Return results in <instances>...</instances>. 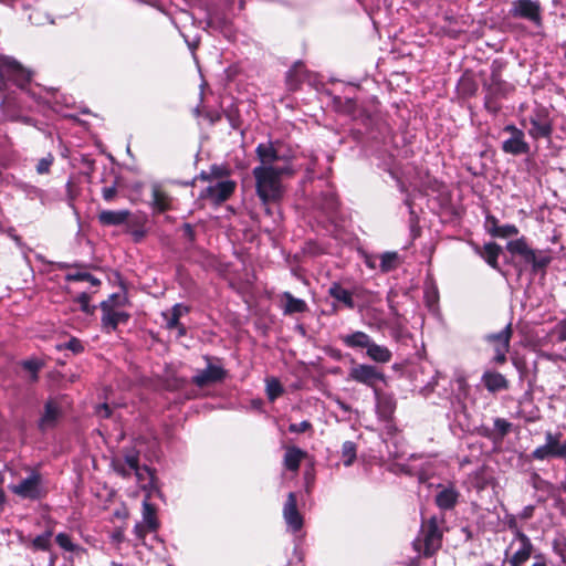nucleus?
Segmentation results:
<instances>
[{"label": "nucleus", "instance_id": "1", "mask_svg": "<svg viewBox=\"0 0 566 566\" xmlns=\"http://www.w3.org/2000/svg\"><path fill=\"white\" fill-rule=\"evenodd\" d=\"M256 151L262 163L252 171L256 195L264 206L276 203L285 193L283 177L295 171L290 164L291 151L285 144H259Z\"/></svg>", "mask_w": 566, "mask_h": 566}, {"label": "nucleus", "instance_id": "2", "mask_svg": "<svg viewBox=\"0 0 566 566\" xmlns=\"http://www.w3.org/2000/svg\"><path fill=\"white\" fill-rule=\"evenodd\" d=\"M380 102L373 96L361 106L357 105V101L352 97H333V107L336 112L349 116L354 120H360L368 130L374 128L382 132L387 129V125L382 122L379 111Z\"/></svg>", "mask_w": 566, "mask_h": 566}, {"label": "nucleus", "instance_id": "3", "mask_svg": "<svg viewBox=\"0 0 566 566\" xmlns=\"http://www.w3.org/2000/svg\"><path fill=\"white\" fill-rule=\"evenodd\" d=\"M193 114L202 118L200 125L210 127L212 133L220 138L231 135V130H239L241 138H244L243 120L238 104L228 106L223 114L218 112H202L199 107L193 108Z\"/></svg>", "mask_w": 566, "mask_h": 566}, {"label": "nucleus", "instance_id": "4", "mask_svg": "<svg viewBox=\"0 0 566 566\" xmlns=\"http://www.w3.org/2000/svg\"><path fill=\"white\" fill-rule=\"evenodd\" d=\"M521 125L523 132L537 140V139H551L553 132V117L549 108L533 102L521 106Z\"/></svg>", "mask_w": 566, "mask_h": 566}, {"label": "nucleus", "instance_id": "5", "mask_svg": "<svg viewBox=\"0 0 566 566\" xmlns=\"http://www.w3.org/2000/svg\"><path fill=\"white\" fill-rule=\"evenodd\" d=\"M441 522L437 516L430 517L423 522L417 538L412 546L423 557L433 556L442 546L443 531L440 527Z\"/></svg>", "mask_w": 566, "mask_h": 566}, {"label": "nucleus", "instance_id": "6", "mask_svg": "<svg viewBox=\"0 0 566 566\" xmlns=\"http://www.w3.org/2000/svg\"><path fill=\"white\" fill-rule=\"evenodd\" d=\"M127 303V297L120 294H112L106 301L101 303L102 326L107 332L116 329L119 324L126 323L129 314L119 308Z\"/></svg>", "mask_w": 566, "mask_h": 566}, {"label": "nucleus", "instance_id": "7", "mask_svg": "<svg viewBox=\"0 0 566 566\" xmlns=\"http://www.w3.org/2000/svg\"><path fill=\"white\" fill-rule=\"evenodd\" d=\"M10 491L15 495L27 500H39L43 496L44 490L41 475L33 471L18 484L9 486Z\"/></svg>", "mask_w": 566, "mask_h": 566}, {"label": "nucleus", "instance_id": "8", "mask_svg": "<svg viewBox=\"0 0 566 566\" xmlns=\"http://www.w3.org/2000/svg\"><path fill=\"white\" fill-rule=\"evenodd\" d=\"M512 325L507 324L499 333L488 334L484 340L490 344L495 353L493 361L497 365H503L506 361V354L510 350V342L512 338Z\"/></svg>", "mask_w": 566, "mask_h": 566}, {"label": "nucleus", "instance_id": "9", "mask_svg": "<svg viewBox=\"0 0 566 566\" xmlns=\"http://www.w3.org/2000/svg\"><path fill=\"white\" fill-rule=\"evenodd\" d=\"M348 379L368 386L375 391L378 389L377 382H385L386 376L376 366L357 364L349 369Z\"/></svg>", "mask_w": 566, "mask_h": 566}, {"label": "nucleus", "instance_id": "10", "mask_svg": "<svg viewBox=\"0 0 566 566\" xmlns=\"http://www.w3.org/2000/svg\"><path fill=\"white\" fill-rule=\"evenodd\" d=\"M237 187L235 181L226 179L210 184L201 192V198L210 200L212 203L219 205L230 198Z\"/></svg>", "mask_w": 566, "mask_h": 566}, {"label": "nucleus", "instance_id": "11", "mask_svg": "<svg viewBox=\"0 0 566 566\" xmlns=\"http://www.w3.org/2000/svg\"><path fill=\"white\" fill-rule=\"evenodd\" d=\"M511 14L539 25L542 22L541 4L533 0H515L512 4Z\"/></svg>", "mask_w": 566, "mask_h": 566}, {"label": "nucleus", "instance_id": "12", "mask_svg": "<svg viewBox=\"0 0 566 566\" xmlns=\"http://www.w3.org/2000/svg\"><path fill=\"white\" fill-rule=\"evenodd\" d=\"M514 547L516 549L510 558V565L522 566L531 557L533 545L524 533L516 531L515 537L511 543V548Z\"/></svg>", "mask_w": 566, "mask_h": 566}, {"label": "nucleus", "instance_id": "13", "mask_svg": "<svg viewBox=\"0 0 566 566\" xmlns=\"http://www.w3.org/2000/svg\"><path fill=\"white\" fill-rule=\"evenodd\" d=\"M4 74L7 80L20 88H24L31 82L32 74L18 61L8 59L4 61Z\"/></svg>", "mask_w": 566, "mask_h": 566}, {"label": "nucleus", "instance_id": "14", "mask_svg": "<svg viewBox=\"0 0 566 566\" xmlns=\"http://www.w3.org/2000/svg\"><path fill=\"white\" fill-rule=\"evenodd\" d=\"M506 249L512 254L521 255L525 262L533 264L534 268H543L548 263L546 258L537 259L535 252L527 245L524 239L510 241Z\"/></svg>", "mask_w": 566, "mask_h": 566}, {"label": "nucleus", "instance_id": "15", "mask_svg": "<svg viewBox=\"0 0 566 566\" xmlns=\"http://www.w3.org/2000/svg\"><path fill=\"white\" fill-rule=\"evenodd\" d=\"M226 375L227 371L221 366L209 364L192 377V382L198 387H206L223 380Z\"/></svg>", "mask_w": 566, "mask_h": 566}, {"label": "nucleus", "instance_id": "16", "mask_svg": "<svg viewBox=\"0 0 566 566\" xmlns=\"http://www.w3.org/2000/svg\"><path fill=\"white\" fill-rule=\"evenodd\" d=\"M566 454V444L559 443V437L547 434L546 443L536 448L533 457L538 460H544L548 457H563Z\"/></svg>", "mask_w": 566, "mask_h": 566}, {"label": "nucleus", "instance_id": "17", "mask_svg": "<svg viewBox=\"0 0 566 566\" xmlns=\"http://www.w3.org/2000/svg\"><path fill=\"white\" fill-rule=\"evenodd\" d=\"M283 516L287 526L293 531L297 532L303 526V517L296 507V495L291 492L287 495L286 502L283 507Z\"/></svg>", "mask_w": 566, "mask_h": 566}, {"label": "nucleus", "instance_id": "18", "mask_svg": "<svg viewBox=\"0 0 566 566\" xmlns=\"http://www.w3.org/2000/svg\"><path fill=\"white\" fill-rule=\"evenodd\" d=\"M189 313V307L184 304H175L171 310L164 312L163 317L165 321L166 328L177 329L178 337L186 334V328L179 323L180 317Z\"/></svg>", "mask_w": 566, "mask_h": 566}, {"label": "nucleus", "instance_id": "19", "mask_svg": "<svg viewBox=\"0 0 566 566\" xmlns=\"http://www.w3.org/2000/svg\"><path fill=\"white\" fill-rule=\"evenodd\" d=\"M62 409L56 400H49L44 406V412L39 420V428L42 431L53 428L61 417Z\"/></svg>", "mask_w": 566, "mask_h": 566}, {"label": "nucleus", "instance_id": "20", "mask_svg": "<svg viewBox=\"0 0 566 566\" xmlns=\"http://www.w3.org/2000/svg\"><path fill=\"white\" fill-rule=\"evenodd\" d=\"M488 136L501 142H523L524 132L514 125H505L503 127L494 126L488 132Z\"/></svg>", "mask_w": 566, "mask_h": 566}, {"label": "nucleus", "instance_id": "21", "mask_svg": "<svg viewBox=\"0 0 566 566\" xmlns=\"http://www.w3.org/2000/svg\"><path fill=\"white\" fill-rule=\"evenodd\" d=\"M172 199L171 197L163 190L159 184H154L151 186V201L150 206L153 210L157 213L165 212L171 209Z\"/></svg>", "mask_w": 566, "mask_h": 566}, {"label": "nucleus", "instance_id": "22", "mask_svg": "<svg viewBox=\"0 0 566 566\" xmlns=\"http://www.w3.org/2000/svg\"><path fill=\"white\" fill-rule=\"evenodd\" d=\"M513 91V87L501 78L500 70H492L490 76V83L486 88V93L491 94L495 97L504 98L510 92Z\"/></svg>", "mask_w": 566, "mask_h": 566}, {"label": "nucleus", "instance_id": "23", "mask_svg": "<svg viewBox=\"0 0 566 566\" xmlns=\"http://www.w3.org/2000/svg\"><path fill=\"white\" fill-rule=\"evenodd\" d=\"M374 395L379 416L384 419H388L396 409V401L394 397L391 395L381 392L379 389H375Z\"/></svg>", "mask_w": 566, "mask_h": 566}, {"label": "nucleus", "instance_id": "24", "mask_svg": "<svg viewBox=\"0 0 566 566\" xmlns=\"http://www.w3.org/2000/svg\"><path fill=\"white\" fill-rule=\"evenodd\" d=\"M482 382L490 392H497L509 388L507 379L496 371H484L482 375Z\"/></svg>", "mask_w": 566, "mask_h": 566}, {"label": "nucleus", "instance_id": "25", "mask_svg": "<svg viewBox=\"0 0 566 566\" xmlns=\"http://www.w3.org/2000/svg\"><path fill=\"white\" fill-rule=\"evenodd\" d=\"M129 210H103L98 213V221L103 226H120L127 222Z\"/></svg>", "mask_w": 566, "mask_h": 566}, {"label": "nucleus", "instance_id": "26", "mask_svg": "<svg viewBox=\"0 0 566 566\" xmlns=\"http://www.w3.org/2000/svg\"><path fill=\"white\" fill-rule=\"evenodd\" d=\"M343 344L349 348H365L367 349L371 343V337L365 332H354L352 334L343 335L340 337Z\"/></svg>", "mask_w": 566, "mask_h": 566}, {"label": "nucleus", "instance_id": "27", "mask_svg": "<svg viewBox=\"0 0 566 566\" xmlns=\"http://www.w3.org/2000/svg\"><path fill=\"white\" fill-rule=\"evenodd\" d=\"M366 355L373 361L378 364H387L392 358V353L388 347L384 345H378L374 340H371L370 345L366 349Z\"/></svg>", "mask_w": 566, "mask_h": 566}, {"label": "nucleus", "instance_id": "28", "mask_svg": "<svg viewBox=\"0 0 566 566\" xmlns=\"http://www.w3.org/2000/svg\"><path fill=\"white\" fill-rule=\"evenodd\" d=\"M459 492L454 488H444L436 495V503L441 510H451L455 506Z\"/></svg>", "mask_w": 566, "mask_h": 566}, {"label": "nucleus", "instance_id": "29", "mask_svg": "<svg viewBox=\"0 0 566 566\" xmlns=\"http://www.w3.org/2000/svg\"><path fill=\"white\" fill-rule=\"evenodd\" d=\"M406 181H400L401 190H407L406 182L409 187H412L419 191H427L431 186V180L427 174L417 172V176L412 177L409 172L406 174Z\"/></svg>", "mask_w": 566, "mask_h": 566}, {"label": "nucleus", "instance_id": "30", "mask_svg": "<svg viewBox=\"0 0 566 566\" xmlns=\"http://www.w3.org/2000/svg\"><path fill=\"white\" fill-rule=\"evenodd\" d=\"M306 453L302 451L300 448L290 447L286 449L284 454V465L290 471H297L301 464V461L305 458Z\"/></svg>", "mask_w": 566, "mask_h": 566}, {"label": "nucleus", "instance_id": "31", "mask_svg": "<svg viewBox=\"0 0 566 566\" xmlns=\"http://www.w3.org/2000/svg\"><path fill=\"white\" fill-rule=\"evenodd\" d=\"M328 294L337 300L338 302L343 303L348 308H354L355 303L353 300L352 293L344 289L339 283H333L329 286Z\"/></svg>", "mask_w": 566, "mask_h": 566}, {"label": "nucleus", "instance_id": "32", "mask_svg": "<svg viewBox=\"0 0 566 566\" xmlns=\"http://www.w3.org/2000/svg\"><path fill=\"white\" fill-rule=\"evenodd\" d=\"M282 297L285 300L284 314L291 315L307 311V304L305 301L294 297L290 292H284Z\"/></svg>", "mask_w": 566, "mask_h": 566}, {"label": "nucleus", "instance_id": "33", "mask_svg": "<svg viewBox=\"0 0 566 566\" xmlns=\"http://www.w3.org/2000/svg\"><path fill=\"white\" fill-rule=\"evenodd\" d=\"M502 249L499 244L490 242L484 244L483 250L480 251V255L486 261V263L493 269H499L497 258Z\"/></svg>", "mask_w": 566, "mask_h": 566}, {"label": "nucleus", "instance_id": "34", "mask_svg": "<svg viewBox=\"0 0 566 566\" xmlns=\"http://www.w3.org/2000/svg\"><path fill=\"white\" fill-rule=\"evenodd\" d=\"M138 462H139L138 454H136V453L126 454V463L129 467V470L133 471V473L136 475V478L139 482H143L148 476H150V472L147 467L140 468Z\"/></svg>", "mask_w": 566, "mask_h": 566}, {"label": "nucleus", "instance_id": "35", "mask_svg": "<svg viewBox=\"0 0 566 566\" xmlns=\"http://www.w3.org/2000/svg\"><path fill=\"white\" fill-rule=\"evenodd\" d=\"M147 530L156 531L158 527V521L156 517V507L149 503L148 499L143 502V522Z\"/></svg>", "mask_w": 566, "mask_h": 566}, {"label": "nucleus", "instance_id": "36", "mask_svg": "<svg viewBox=\"0 0 566 566\" xmlns=\"http://www.w3.org/2000/svg\"><path fill=\"white\" fill-rule=\"evenodd\" d=\"M478 91V84L470 75L461 76L458 83V92L463 97H472Z\"/></svg>", "mask_w": 566, "mask_h": 566}, {"label": "nucleus", "instance_id": "37", "mask_svg": "<svg viewBox=\"0 0 566 566\" xmlns=\"http://www.w3.org/2000/svg\"><path fill=\"white\" fill-rule=\"evenodd\" d=\"M53 535L52 530H48L44 533L38 535L34 537L31 542V547L34 551H50L51 548V537Z\"/></svg>", "mask_w": 566, "mask_h": 566}, {"label": "nucleus", "instance_id": "38", "mask_svg": "<svg viewBox=\"0 0 566 566\" xmlns=\"http://www.w3.org/2000/svg\"><path fill=\"white\" fill-rule=\"evenodd\" d=\"M400 261L397 252H385L380 255V270L389 272L398 268Z\"/></svg>", "mask_w": 566, "mask_h": 566}, {"label": "nucleus", "instance_id": "39", "mask_svg": "<svg viewBox=\"0 0 566 566\" xmlns=\"http://www.w3.org/2000/svg\"><path fill=\"white\" fill-rule=\"evenodd\" d=\"M265 381L268 398L270 401H274L283 394V387L276 378H268Z\"/></svg>", "mask_w": 566, "mask_h": 566}, {"label": "nucleus", "instance_id": "40", "mask_svg": "<svg viewBox=\"0 0 566 566\" xmlns=\"http://www.w3.org/2000/svg\"><path fill=\"white\" fill-rule=\"evenodd\" d=\"M342 455L344 458V465H352L356 459V444L353 441H345L342 446Z\"/></svg>", "mask_w": 566, "mask_h": 566}, {"label": "nucleus", "instance_id": "41", "mask_svg": "<svg viewBox=\"0 0 566 566\" xmlns=\"http://www.w3.org/2000/svg\"><path fill=\"white\" fill-rule=\"evenodd\" d=\"M55 541L57 545L66 552H76L81 549L78 545L72 542L70 535H67L66 533H59L55 536Z\"/></svg>", "mask_w": 566, "mask_h": 566}, {"label": "nucleus", "instance_id": "42", "mask_svg": "<svg viewBox=\"0 0 566 566\" xmlns=\"http://www.w3.org/2000/svg\"><path fill=\"white\" fill-rule=\"evenodd\" d=\"M66 281H86L93 286L99 285L101 281L87 272H74L67 273L65 276Z\"/></svg>", "mask_w": 566, "mask_h": 566}, {"label": "nucleus", "instance_id": "43", "mask_svg": "<svg viewBox=\"0 0 566 566\" xmlns=\"http://www.w3.org/2000/svg\"><path fill=\"white\" fill-rule=\"evenodd\" d=\"M302 66L301 62H296L291 70L286 73V84L291 91H295L300 85V78L297 77V69Z\"/></svg>", "mask_w": 566, "mask_h": 566}, {"label": "nucleus", "instance_id": "44", "mask_svg": "<svg viewBox=\"0 0 566 566\" xmlns=\"http://www.w3.org/2000/svg\"><path fill=\"white\" fill-rule=\"evenodd\" d=\"M517 233L518 230L513 224L499 226V228L493 229V237L499 238H510L516 235Z\"/></svg>", "mask_w": 566, "mask_h": 566}, {"label": "nucleus", "instance_id": "45", "mask_svg": "<svg viewBox=\"0 0 566 566\" xmlns=\"http://www.w3.org/2000/svg\"><path fill=\"white\" fill-rule=\"evenodd\" d=\"M500 99V97H495L486 93L484 98V107L486 108L488 112L496 114L502 108V105L499 102Z\"/></svg>", "mask_w": 566, "mask_h": 566}, {"label": "nucleus", "instance_id": "46", "mask_svg": "<svg viewBox=\"0 0 566 566\" xmlns=\"http://www.w3.org/2000/svg\"><path fill=\"white\" fill-rule=\"evenodd\" d=\"M507 154L520 155L528 151V144H502Z\"/></svg>", "mask_w": 566, "mask_h": 566}, {"label": "nucleus", "instance_id": "47", "mask_svg": "<svg viewBox=\"0 0 566 566\" xmlns=\"http://www.w3.org/2000/svg\"><path fill=\"white\" fill-rule=\"evenodd\" d=\"M54 157L51 154H48L45 157L41 158L36 165V172L40 175L48 174L50 171V167L52 166Z\"/></svg>", "mask_w": 566, "mask_h": 566}, {"label": "nucleus", "instance_id": "48", "mask_svg": "<svg viewBox=\"0 0 566 566\" xmlns=\"http://www.w3.org/2000/svg\"><path fill=\"white\" fill-rule=\"evenodd\" d=\"M90 295L85 292L81 293L76 297V302L78 303L80 308L86 314H92L94 312V307L90 305Z\"/></svg>", "mask_w": 566, "mask_h": 566}, {"label": "nucleus", "instance_id": "49", "mask_svg": "<svg viewBox=\"0 0 566 566\" xmlns=\"http://www.w3.org/2000/svg\"><path fill=\"white\" fill-rule=\"evenodd\" d=\"M113 468L116 473H118L119 475H122L124 478H127L133 473V471L129 470V467L126 463V457L124 458L123 461L122 460L114 461Z\"/></svg>", "mask_w": 566, "mask_h": 566}, {"label": "nucleus", "instance_id": "50", "mask_svg": "<svg viewBox=\"0 0 566 566\" xmlns=\"http://www.w3.org/2000/svg\"><path fill=\"white\" fill-rule=\"evenodd\" d=\"M42 364L39 360L31 359L23 361V367L32 374V380L38 378L36 373L41 368Z\"/></svg>", "mask_w": 566, "mask_h": 566}, {"label": "nucleus", "instance_id": "51", "mask_svg": "<svg viewBox=\"0 0 566 566\" xmlns=\"http://www.w3.org/2000/svg\"><path fill=\"white\" fill-rule=\"evenodd\" d=\"M511 426L505 419L496 418L494 420V428L501 436H505L510 431Z\"/></svg>", "mask_w": 566, "mask_h": 566}, {"label": "nucleus", "instance_id": "52", "mask_svg": "<svg viewBox=\"0 0 566 566\" xmlns=\"http://www.w3.org/2000/svg\"><path fill=\"white\" fill-rule=\"evenodd\" d=\"M311 427L312 424L307 420H304L300 423H291L289 427V431L293 433H302L311 429Z\"/></svg>", "mask_w": 566, "mask_h": 566}, {"label": "nucleus", "instance_id": "53", "mask_svg": "<svg viewBox=\"0 0 566 566\" xmlns=\"http://www.w3.org/2000/svg\"><path fill=\"white\" fill-rule=\"evenodd\" d=\"M65 347L70 350H72L73 353H81L83 350V345L82 343L76 339V338H71L66 344H65Z\"/></svg>", "mask_w": 566, "mask_h": 566}, {"label": "nucleus", "instance_id": "54", "mask_svg": "<svg viewBox=\"0 0 566 566\" xmlns=\"http://www.w3.org/2000/svg\"><path fill=\"white\" fill-rule=\"evenodd\" d=\"M116 193H117V189L115 186L105 187L102 190V196H103L104 200L108 201V202L115 198Z\"/></svg>", "mask_w": 566, "mask_h": 566}, {"label": "nucleus", "instance_id": "55", "mask_svg": "<svg viewBox=\"0 0 566 566\" xmlns=\"http://www.w3.org/2000/svg\"><path fill=\"white\" fill-rule=\"evenodd\" d=\"M147 531V526L144 523H137L134 527V533L137 539L140 542H144Z\"/></svg>", "mask_w": 566, "mask_h": 566}, {"label": "nucleus", "instance_id": "56", "mask_svg": "<svg viewBox=\"0 0 566 566\" xmlns=\"http://www.w3.org/2000/svg\"><path fill=\"white\" fill-rule=\"evenodd\" d=\"M499 226H500V224L497 223L496 218H494V217H492V216H488V217H486V220H485V227H486V229H488V231H489V233H490L491 235H493V229H494V228H499Z\"/></svg>", "mask_w": 566, "mask_h": 566}, {"label": "nucleus", "instance_id": "57", "mask_svg": "<svg viewBox=\"0 0 566 566\" xmlns=\"http://www.w3.org/2000/svg\"><path fill=\"white\" fill-rule=\"evenodd\" d=\"M97 413L102 418H108L111 416V408L107 403L99 405L97 408Z\"/></svg>", "mask_w": 566, "mask_h": 566}, {"label": "nucleus", "instance_id": "58", "mask_svg": "<svg viewBox=\"0 0 566 566\" xmlns=\"http://www.w3.org/2000/svg\"><path fill=\"white\" fill-rule=\"evenodd\" d=\"M129 233L133 235L135 242H139L145 237V230L143 229H132Z\"/></svg>", "mask_w": 566, "mask_h": 566}, {"label": "nucleus", "instance_id": "59", "mask_svg": "<svg viewBox=\"0 0 566 566\" xmlns=\"http://www.w3.org/2000/svg\"><path fill=\"white\" fill-rule=\"evenodd\" d=\"M426 298H427V302L430 306L434 305L436 302H437V292L436 291H432V292H426Z\"/></svg>", "mask_w": 566, "mask_h": 566}, {"label": "nucleus", "instance_id": "60", "mask_svg": "<svg viewBox=\"0 0 566 566\" xmlns=\"http://www.w3.org/2000/svg\"><path fill=\"white\" fill-rule=\"evenodd\" d=\"M113 542L120 543L124 541V532L123 530H117L112 534Z\"/></svg>", "mask_w": 566, "mask_h": 566}, {"label": "nucleus", "instance_id": "61", "mask_svg": "<svg viewBox=\"0 0 566 566\" xmlns=\"http://www.w3.org/2000/svg\"><path fill=\"white\" fill-rule=\"evenodd\" d=\"M184 231H185V234L190 239L192 240L193 239V229L192 227L189 224V223H186L184 226Z\"/></svg>", "mask_w": 566, "mask_h": 566}, {"label": "nucleus", "instance_id": "62", "mask_svg": "<svg viewBox=\"0 0 566 566\" xmlns=\"http://www.w3.org/2000/svg\"><path fill=\"white\" fill-rule=\"evenodd\" d=\"M0 81L3 83V84H7V75L4 74V62L2 63V65L0 66Z\"/></svg>", "mask_w": 566, "mask_h": 566}, {"label": "nucleus", "instance_id": "63", "mask_svg": "<svg viewBox=\"0 0 566 566\" xmlns=\"http://www.w3.org/2000/svg\"><path fill=\"white\" fill-rule=\"evenodd\" d=\"M337 405L345 412L350 411V407L347 403H345L344 401L337 400Z\"/></svg>", "mask_w": 566, "mask_h": 566}, {"label": "nucleus", "instance_id": "64", "mask_svg": "<svg viewBox=\"0 0 566 566\" xmlns=\"http://www.w3.org/2000/svg\"><path fill=\"white\" fill-rule=\"evenodd\" d=\"M4 501H6L4 493H3V491L0 489V506H1V505H3Z\"/></svg>", "mask_w": 566, "mask_h": 566}]
</instances>
